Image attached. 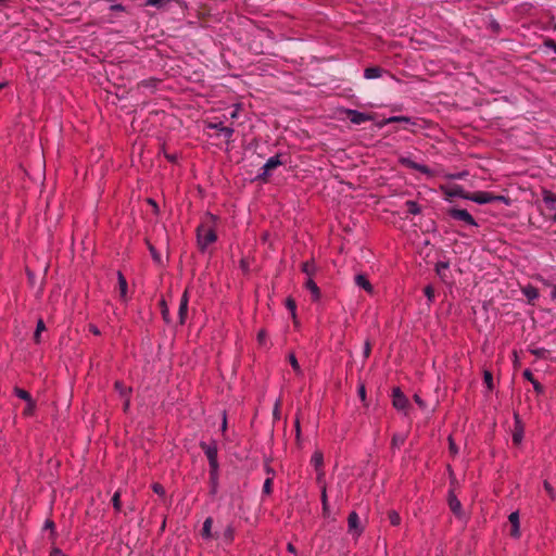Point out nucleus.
Listing matches in <instances>:
<instances>
[{
	"mask_svg": "<svg viewBox=\"0 0 556 556\" xmlns=\"http://www.w3.org/2000/svg\"><path fill=\"white\" fill-rule=\"evenodd\" d=\"M210 222H204L197 229V239L199 248L204 251L207 247L217 240L216 231L213 224L216 220L214 215H208Z\"/></svg>",
	"mask_w": 556,
	"mask_h": 556,
	"instance_id": "1",
	"label": "nucleus"
},
{
	"mask_svg": "<svg viewBox=\"0 0 556 556\" xmlns=\"http://www.w3.org/2000/svg\"><path fill=\"white\" fill-rule=\"evenodd\" d=\"M283 162L280 160V155L276 154L270 156L266 163L262 166L261 173L257 175V179L265 181L267 177L270 175L271 170L276 169L278 166L282 165Z\"/></svg>",
	"mask_w": 556,
	"mask_h": 556,
	"instance_id": "2",
	"label": "nucleus"
},
{
	"mask_svg": "<svg viewBox=\"0 0 556 556\" xmlns=\"http://www.w3.org/2000/svg\"><path fill=\"white\" fill-rule=\"evenodd\" d=\"M450 216L456 220L464 222L465 224L477 227L478 224L475 220V218L471 216V214L467 210L463 208H451L450 210Z\"/></svg>",
	"mask_w": 556,
	"mask_h": 556,
	"instance_id": "3",
	"label": "nucleus"
},
{
	"mask_svg": "<svg viewBox=\"0 0 556 556\" xmlns=\"http://www.w3.org/2000/svg\"><path fill=\"white\" fill-rule=\"evenodd\" d=\"M345 113L350 122L355 125H361L363 123L372 121V116L370 114L359 112L357 110L348 109Z\"/></svg>",
	"mask_w": 556,
	"mask_h": 556,
	"instance_id": "4",
	"label": "nucleus"
},
{
	"mask_svg": "<svg viewBox=\"0 0 556 556\" xmlns=\"http://www.w3.org/2000/svg\"><path fill=\"white\" fill-rule=\"evenodd\" d=\"M464 199L472 201L478 204H486L493 202V194L488 191H477L470 195H464Z\"/></svg>",
	"mask_w": 556,
	"mask_h": 556,
	"instance_id": "5",
	"label": "nucleus"
},
{
	"mask_svg": "<svg viewBox=\"0 0 556 556\" xmlns=\"http://www.w3.org/2000/svg\"><path fill=\"white\" fill-rule=\"evenodd\" d=\"M400 163L408 168L420 172L427 176H430L432 174L431 169L428 166H426L424 164H419L409 157H401Z\"/></svg>",
	"mask_w": 556,
	"mask_h": 556,
	"instance_id": "6",
	"label": "nucleus"
},
{
	"mask_svg": "<svg viewBox=\"0 0 556 556\" xmlns=\"http://www.w3.org/2000/svg\"><path fill=\"white\" fill-rule=\"evenodd\" d=\"M349 531L355 536H359L363 529L359 527V517L355 511L350 513L348 517Z\"/></svg>",
	"mask_w": 556,
	"mask_h": 556,
	"instance_id": "7",
	"label": "nucleus"
},
{
	"mask_svg": "<svg viewBox=\"0 0 556 556\" xmlns=\"http://www.w3.org/2000/svg\"><path fill=\"white\" fill-rule=\"evenodd\" d=\"M206 127L208 129H216V130H218L219 134L223 135L226 138L227 142H229L231 140L232 135L235 132L232 127L223 126L222 123H208Z\"/></svg>",
	"mask_w": 556,
	"mask_h": 556,
	"instance_id": "8",
	"label": "nucleus"
},
{
	"mask_svg": "<svg viewBox=\"0 0 556 556\" xmlns=\"http://www.w3.org/2000/svg\"><path fill=\"white\" fill-rule=\"evenodd\" d=\"M188 303H189V298H188V293L186 291V292H184L182 296L180 298L179 309H178V318H179L180 325H184L186 321L187 312H188Z\"/></svg>",
	"mask_w": 556,
	"mask_h": 556,
	"instance_id": "9",
	"label": "nucleus"
},
{
	"mask_svg": "<svg viewBox=\"0 0 556 556\" xmlns=\"http://www.w3.org/2000/svg\"><path fill=\"white\" fill-rule=\"evenodd\" d=\"M508 520L511 525L510 535L515 539L520 536V523H519V514L518 511H513L508 516Z\"/></svg>",
	"mask_w": 556,
	"mask_h": 556,
	"instance_id": "10",
	"label": "nucleus"
},
{
	"mask_svg": "<svg viewBox=\"0 0 556 556\" xmlns=\"http://www.w3.org/2000/svg\"><path fill=\"white\" fill-rule=\"evenodd\" d=\"M407 405V397L401 392L400 389L393 390V406L396 409H404Z\"/></svg>",
	"mask_w": 556,
	"mask_h": 556,
	"instance_id": "11",
	"label": "nucleus"
},
{
	"mask_svg": "<svg viewBox=\"0 0 556 556\" xmlns=\"http://www.w3.org/2000/svg\"><path fill=\"white\" fill-rule=\"evenodd\" d=\"M355 285L362 289H364L367 293H374V287L367 279V277L363 274H358L355 276Z\"/></svg>",
	"mask_w": 556,
	"mask_h": 556,
	"instance_id": "12",
	"label": "nucleus"
},
{
	"mask_svg": "<svg viewBox=\"0 0 556 556\" xmlns=\"http://www.w3.org/2000/svg\"><path fill=\"white\" fill-rule=\"evenodd\" d=\"M448 506L456 516L462 515V503L453 492L448 495Z\"/></svg>",
	"mask_w": 556,
	"mask_h": 556,
	"instance_id": "13",
	"label": "nucleus"
},
{
	"mask_svg": "<svg viewBox=\"0 0 556 556\" xmlns=\"http://www.w3.org/2000/svg\"><path fill=\"white\" fill-rule=\"evenodd\" d=\"M305 288L312 293L313 301H318L320 299V290L312 278H307Z\"/></svg>",
	"mask_w": 556,
	"mask_h": 556,
	"instance_id": "14",
	"label": "nucleus"
},
{
	"mask_svg": "<svg viewBox=\"0 0 556 556\" xmlns=\"http://www.w3.org/2000/svg\"><path fill=\"white\" fill-rule=\"evenodd\" d=\"M117 281H118V289H119V298L123 301H126L128 285H127L126 278L124 277V275L121 271L117 273Z\"/></svg>",
	"mask_w": 556,
	"mask_h": 556,
	"instance_id": "15",
	"label": "nucleus"
},
{
	"mask_svg": "<svg viewBox=\"0 0 556 556\" xmlns=\"http://www.w3.org/2000/svg\"><path fill=\"white\" fill-rule=\"evenodd\" d=\"M201 447L204 451V454L207 457V460L217 458V446L215 443H213V444L201 443Z\"/></svg>",
	"mask_w": 556,
	"mask_h": 556,
	"instance_id": "16",
	"label": "nucleus"
},
{
	"mask_svg": "<svg viewBox=\"0 0 556 556\" xmlns=\"http://www.w3.org/2000/svg\"><path fill=\"white\" fill-rule=\"evenodd\" d=\"M522 294L529 300V302H532L539 298L538 289L530 285L522 288Z\"/></svg>",
	"mask_w": 556,
	"mask_h": 556,
	"instance_id": "17",
	"label": "nucleus"
},
{
	"mask_svg": "<svg viewBox=\"0 0 556 556\" xmlns=\"http://www.w3.org/2000/svg\"><path fill=\"white\" fill-rule=\"evenodd\" d=\"M381 75H382V70L378 66L367 67L364 71V77L366 79H376V78L381 77Z\"/></svg>",
	"mask_w": 556,
	"mask_h": 556,
	"instance_id": "18",
	"label": "nucleus"
},
{
	"mask_svg": "<svg viewBox=\"0 0 556 556\" xmlns=\"http://www.w3.org/2000/svg\"><path fill=\"white\" fill-rule=\"evenodd\" d=\"M523 377L530 381L534 388V390L538 392V393H541L543 392V387L541 386V383L534 379L532 372L529 370V369H526L523 371Z\"/></svg>",
	"mask_w": 556,
	"mask_h": 556,
	"instance_id": "19",
	"label": "nucleus"
},
{
	"mask_svg": "<svg viewBox=\"0 0 556 556\" xmlns=\"http://www.w3.org/2000/svg\"><path fill=\"white\" fill-rule=\"evenodd\" d=\"M212 526H213V519L211 517H207L203 522L202 528V536L206 540L212 538Z\"/></svg>",
	"mask_w": 556,
	"mask_h": 556,
	"instance_id": "20",
	"label": "nucleus"
},
{
	"mask_svg": "<svg viewBox=\"0 0 556 556\" xmlns=\"http://www.w3.org/2000/svg\"><path fill=\"white\" fill-rule=\"evenodd\" d=\"M435 271L438 276L443 280L446 281V274L448 271V263L446 262H439L435 265Z\"/></svg>",
	"mask_w": 556,
	"mask_h": 556,
	"instance_id": "21",
	"label": "nucleus"
},
{
	"mask_svg": "<svg viewBox=\"0 0 556 556\" xmlns=\"http://www.w3.org/2000/svg\"><path fill=\"white\" fill-rule=\"evenodd\" d=\"M311 463L317 470L320 469L324 464L323 453L319 451L314 452L311 458Z\"/></svg>",
	"mask_w": 556,
	"mask_h": 556,
	"instance_id": "22",
	"label": "nucleus"
},
{
	"mask_svg": "<svg viewBox=\"0 0 556 556\" xmlns=\"http://www.w3.org/2000/svg\"><path fill=\"white\" fill-rule=\"evenodd\" d=\"M302 271L307 275L308 278H312V276L316 273V266L313 261H307L302 264Z\"/></svg>",
	"mask_w": 556,
	"mask_h": 556,
	"instance_id": "23",
	"label": "nucleus"
},
{
	"mask_svg": "<svg viewBox=\"0 0 556 556\" xmlns=\"http://www.w3.org/2000/svg\"><path fill=\"white\" fill-rule=\"evenodd\" d=\"M46 330V325L43 323V320L40 318L38 321H37V325H36V330H35V333H34V341L36 343H40L41 341V332Z\"/></svg>",
	"mask_w": 556,
	"mask_h": 556,
	"instance_id": "24",
	"label": "nucleus"
},
{
	"mask_svg": "<svg viewBox=\"0 0 556 556\" xmlns=\"http://www.w3.org/2000/svg\"><path fill=\"white\" fill-rule=\"evenodd\" d=\"M288 359H289V363L292 367V369L294 370V372L298 375V376H302L303 375V370L295 357V355L293 353L289 354L288 356Z\"/></svg>",
	"mask_w": 556,
	"mask_h": 556,
	"instance_id": "25",
	"label": "nucleus"
},
{
	"mask_svg": "<svg viewBox=\"0 0 556 556\" xmlns=\"http://www.w3.org/2000/svg\"><path fill=\"white\" fill-rule=\"evenodd\" d=\"M406 440V437L402 433H395L393 437H392V447L394 448H400L404 442Z\"/></svg>",
	"mask_w": 556,
	"mask_h": 556,
	"instance_id": "26",
	"label": "nucleus"
},
{
	"mask_svg": "<svg viewBox=\"0 0 556 556\" xmlns=\"http://www.w3.org/2000/svg\"><path fill=\"white\" fill-rule=\"evenodd\" d=\"M405 205L407 206V211L412 215H417L420 213V206L416 201L408 200Z\"/></svg>",
	"mask_w": 556,
	"mask_h": 556,
	"instance_id": "27",
	"label": "nucleus"
},
{
	"mask_svg": "<svg viewBox=\"0 0 556 556\" xmlns=\"http://www.w3.org/2000/svg\"><path fill=\"white\" fill-rule=\"evenodd\" d=\"M388 518L392 526L397 527L401 525V516L396 510H390L388 513Z\"/></svg>",
	"mask_w": 556,
	"mask_h": 556,
	"instance_id": "28",
	"label": "nucleus"
},
{
	"mask_svg": "<svg viewBox=\"0 0 556 556\" xmlns=\"http://www.w3.org/2000/svg\"><path fill=\"white\" fill-rule=\"evenodd\" d=\"M14 394L18 399L24 400L26 403L30 402L33 400L31 395L26 390H24V389L15 388L14 389Z\"/></svg>",
	"mask_w": 556,
	"mask_h": 556,
	"instance_id": "29",
	"label": "nucleus"
},
{
	"mask_svg": "<svg viewBox=\"0 0 556 556\" xmlns=\"http://www.w3.org/2000/svg\"><path fill=\"white\" fill-rule=\"evenodd\" d=\"M224 539L229 543L233 541L235 528L231 525L227 526L226 529L224 530Z\"/></svg>",
	"mask_w": 556,
	"mask_h": 556,
	"instance_id": "30",
	"label": "nucleus"
},
{
	"mask_svg": "<svg viewBox=\"0 0 556 556\" xmlns=\"http://www.w3.org/2000/svg\"><path fill=\"white\" fill-rule=\"evenodd\" d=\"M112 504L116 511L121 510L122 504H121V493L116 491L112 497Z\"/></svg>",
	"mask_w": 556,
	"mask_h": 556,
	"instance_id": "31",
	"label": "nucleus"
},
{
	"mask_svg": "<svg viewBox=\"0 0 556 556\" xmlns=\"http://www.w3.org/2000/svg\"><path fill=\"white\" fill-rule=\"evenodd\" d=\"M410 123V118L406 116H391L387 119V124L391 123Z\"/></svg>",
	"mask_w": 556,
	"mask_h": 556,
	"instance_id": "32",
	"label": "nucleus"
},
{
	"mask_svg": "<svg viewBox=\"0 0 556 556\" xmlns=\"http://www.w3.org/2000/svg\"><path fill=\"white\" fill-rule=\"evenodd\" d=\"M483 380L489 390L493 389V376L490 371L485 370L483 374Z\"/></svg>",
	"mask_w": 556,
	"mask_h": 556,
	"instance_id": "33",
	"label": "nucleus"
},
{
	"mask_svg": "<svg viewBox=\"0 0 556 556\" xmlns=\"http://www.w3.org/2000/svg\"><path fill=\"white\" fill-rule=\"evenodd\" d=\"M257 342L262 346H266L267 344V333L264 329L260 330L257 333Z\"/></svg>",
	"mask_w": 556,
	"mask_h": 556,
	"instance_id": "34",
	"label": "nucleus"
},
{
	"mask_svg": "<svg viewBox=\"0 0 556 556\" xmlns=\"http://www.w3.org/2000/svg\"><path fill=\"white\" fill-rule=\"evenodd\" d=\"M452 197H460L464 199V195H470V193H465L464 189L459 186H456L450 193Z\"/></svg>",
	"mask_w": 556,
	"mask_h": 556,
	"instance_id": "35",
	"label": "nucleus"
},
{
	"mask_svg": "<svg viewBox=\"0 0 556 556\" xmlns=\"http://www.w3.org/2000/svg\"><path fill=\"white\" fill-rule=\"evenodd\" d=\"M424 293L427 296L428 301L431 303L434 299V289L432 288V286H426L424 289Z\"/></svg>",
	"mask_w": 556,
	"mask_h": 556,
	"instance_id": "36",
	"label": "nucleus"
},
{
	"mask_svg": "<svg viewBox=\"0 0 556 556\" xmlns=\"http://www.w3.org/2000/svg\"><path fill=\"white\" fill-rule=\"evenodd\" d=\"M115 389L119 392L122 396H127L130 389H127L122 382H115Z\"/></svg>",
	"mask_w": 556,
	"mask_h": 556,
	"instance_id": "37",
	"label": "nucleus"
},
{
	"mask_svg": "<svg viewBox=\"0 0 556 556\" xmlns=\"http://www.w3.org/2000/svg\"><path fill=\"white\" fill-rule=\"evenodd\" d=\"M210 465V473H217L218 472V462L217 458L208 459Z\"/></svg>",
	"mask_w": 556,
	"mask_h": 556,
	"instance_id": "38",
	"label": "nucleus"
},
{
	"mask_svg": "<svg viewBox=\"0 0 556 556\" xmlns=\"http://www.w3.org/2000/svg\"><path fill=\"white\" fill-rule=\"evenodd\" d=\"M321 503H323L324 510H327L328 509V500H327V490H326L325 485H323V488H321Z\"/></svg>",
	"mask_w": 556,
	"mask_h": 556,
	"instance_id": "39",
	"label": "nucleus"
},
{
	"mask_svg": "<svg viewBox=\"0 0 556 556\" xmlns=\"http://www.w3.org/2000/svg\"><path fill=\"white\" fill-rule=\"evenodd\" d=\"M271 485H273V479L271 478H267L264 482V485H263V492L265 494H270L271 492Z\"/></svg>",
	"mask_w": 556,
	"mask_h": 556,
	"instance_id": "40",
	"label": "nucleus"
},
{
	"mask_svg": "<svg viewBox=\"0 0 556 556\" xmlns=\"http://www.w3.org/2000/svg\"><path fill=\"white\" fill-rule=\"evenodd\" d=\"M544 489L546 490V492L548 493V495L552 498H555L556 492H555L554 488L547 481L544 482Z\"/></svg>",
	"mask_w": 556,
	"mask_h": 556,
	"instance_id": "41",
	"label": "nucleus"
},
{
	"mask_svg": "<svg viewBox=\"0 0 556 556\" xmlns=\"http://www.w3.org/2000/svg\"><path fill=\"white\" fill-rule=\"evenodd\" d=\"M149 250H150V253H151V255H152L153 260H154L155 262H160V261H161V255H160V253L155 250V248H154L153 245H151V244H150V245H149Z\"/></svg>",
	"mask_w": 556,
	"mask_h": 556,
	"instance_id": "42",
	"label": "nucleus"
},
{
	"mask_svg": "<svg viewBox=\"0 0 556 556\" xmlns=\"http://www.w3.org/2000/svg\"><path fill=\"white\" fill-rule=\"evenodd\" d=\"M35 406L36 405H35V402L33 400L30 402H27V406H26V408L24 410V414L25 415H31L34 409H35Z\"/></svg>",
	"mask_w": 556,
	"mask_h": 556,
	"instance_id": "43",
	"label": "nucleus"
},
{
	"mask_svg": "<svg viewBox=\"0 0 556 556\" xmlns=\"http://www.w3.org/2000/svg\"><path fill=\"white\" fill-rule=\"evenodd\" d=\"M164 3V0H147L146 4L149 7H156L160 8Z\"/></svg>",
	"mask_w": 556,
	"mask_h": 556,
	"instance_id": "44",
	"label": "nucleus"
},
{
	"mask_svg": "<svg viewBox=\"0 0 556 556\" xmlns=\"http://www.w3.org/2000/svg\"><path fill=\"white\" fill-rule=\"evenodd\" d=\"M152 489L159 495H164V493H165L164 488L160 483H154Z\"/></svg>",
	"mask_w": 556,
	"mask_h": 556,
	"instance_id": "45",
	"label": "nucleus"
},
{
	"mask_svg": "<svg viewBox=\"0 0 556 556\" xmlns=\"http://www.w3.org/2000/svg\"><path fill=\"white\" fill-rule=\"evenodd\" d=\"M448 444H450V452L454 455H456L458 453V448L456 446V444L454 443L453 439L450 437L448 438Z\"/></svg>",
	"mask_w": 556,
	"mask_h": 556,
	"instance_id": "46",
	"label": "nucleus"
},
{
	"mask_svg": "<svg viewBox=\"0 0 556 556\" xmlns=\"http://www.w3.org/2000/svg\"><path fill=\"white\" fill-rule=\"evenodd\" d=\"M493 202H503L505 204H509V200L504 195H494L493 194Z\"/></svg>",
	"mask_w": 556,
	"mask_h": 556,
	"instance_id": "47",
	"label": "nucleus"
},
{
	"mask_svg": "<svg viewBox=\"0 0 556 556\" xmlns=\"http://www.w3.org/2000/svg\"><path fill=\"white\" fill-rule=\"evenodd\" d=\"M50 556H67L59 547H53L50 552Z\"/></svg>",
	"mask_w": 556,
	"mask_h": 556,
	"instance_id": "48",
	"label": "nucleus"
},
{
	"mask_svg": "<svg viewBox=\"0 0 556 556\" xmlns=\"http://www.w3.org/2000/svg\"><path fill=\"white\" fill-rule=\"evenodd\" d=\"M162 315H163V318L168 321V308L165 304L164 301H162Z\"/></svg>",
	"mask_w": 556,
	"mask_h": 556,
	"instance_id": "49",
	"label": "nucleus"
},
{
	"mask_svg": "<svg viewBox=\"0 0 556 556\" xmlns=\"http://www.w3.org/2000/svg\"><path fill=\"white\" fill-rule=\"evenodd\" d=\"M210 477H211V481H212V484H213V492L216 491V485H217V479H218V472L217 473H210Z\"/></svg>",
	"mask_w": 556,
	"mask_h": 556,
	"instance_id": "50",
	"label": "nucleus"
},
{
	"mask_svg": "<svg viewBox=\"0 0 556 556\" xmlns=\"http://www.w3.org/2000/svg\"><path fill=\"white\" fill-rule=\"evenodd\" d=\"M286 304H287V307H288L292 313H294V312H295V307H296V306H295V303H294V301H293L292 299H287Z\"/></svg>",
	"mask_w": 556,
	"mask_h": 556,
	"instance_id": "51",
	"label": "nucleus"
},
{
	"mask_svg": "<svg viewBox=\"0 0 556 556\" xmlns=\"http://www.w3.org/2000/svg\"><path fill=\"white\" fill-rule=\"evenodd\" d=\"M370 343L368 341L365 342V345H364V357L367 358L370 354Z\"/></svg>",
	"mask_w": 556,
	"mask_h": 556,
	"instance_id": "52",
	"label": "nucleus"
},
{
	"mask_svg": "<svg viewBox=\"0 0 556 556\" xmlns=\"http://www.w3.org/2000/svg\"><path fill=\"white\" fill-rule=\"evenodd\" d=\"M110 10H111V11H121V12H122V11H124V10H125V8H124V5H123V4H112V5L110 7Z\"/></svg>",
	"mask_w": 556,
	"mask_h": 556,
	"instance_id": "53",
	"label": "nucleus"
},
{
	"mask_svg": "<svg viewBox=\"0 0 556 556\" xmlns=\"http://www.w3.org/2000/svg\"><path fill=\"white\" fill-rule=\"evenodd\" d=\"M358 394H359V397H361L362 400H365V396H366V390H365V387H364V386H361V387L358 388Z\"/></svg>",
	"mask_w": 556,
	"mask_h": 556,
	"instance_id": "54",
	"label": "nucleus"
},
{
	"mask_svg": "<svg viewBox=\"0 0 556 556\" xmlns=\"http://www.w3.org/2000/svg\"><path fill=\"white\" fill-rule=\"evenodd\" d=\"M414 400H415V402H416L420 407H424V406H425V403H424V401L421 400V397H420L419 395H417V394H416V395L414 396Z\"/></svg>",
	"mask_w": 556,
	"mask_h": 556,
	"instance_id": "55",
	"label": "nucleus"
},
{
	"mask_svg": "<svg viewBox=\"0 0 556 556\" xmlns=\"http://www.w3.org/2000/svg\"><path fill=\"white\" fill-rule=\"evenodd\" d=\"M522 434L521 433H514L513 440L515 443H519L521 441Z\"/></svg>",
	"mask_w": 556,
	"mask_h": 556,
	"instance_id": "56",
	"label": "nucleus"
},
{
	"mask_svg": "<svg viewBox=\"0 0 556 556\" xmlns=\"http://www.w3.org/2000/svg\"><path fill=\"white\" fill-rule=\"evenodd\" d=\"M89 330H90V332H92L96 336L100 334L99 329L93 325H90Z\"/></svg>",
	"mask_w": 556,
	"mask_h": 556,
	"instance_id": "57",
	"label": "nucleus"
},
{
	"mask_svg": "<svg viewBox=\"0 0 556 556\" xmlns=\"http://www.w3.org/2000/svg\"><path fill=\"white\" fill-rule=\"evenodd\" d=\"M551 298L556 300V285L552 286Z\"/></svg>",
	"mask_w": 556,
	"mask_h": 556,
	"instance_id": "58",
	"label": "nucleus"
},
{
	"mask_svg": "<svg viewBox=\"0 0 556 556\" xmlns=\"http://www.w3.org/2000/svg\"><path fill=\"white\" fill-rule=\"evenodd\" d=\"M287 549H288L290 553H292V554H295V552H296V551H295L294 545H293V544H291V543H289V544L287 545Z\"/></svg>",
	"mask_w": 556,
	"mask_h": 556,
	"instance_id": "59",
	"label": "nucleus"
},
{
	"mask_svg": "<svg viewBox=\"0 0 556 556\" xmlns=\"http://www.w3.org/2000/svg\"><path fill=\"white\" fill-rule=\"evenodd\" d=\"M546 45L547 47L553 49L554 52H556V43L554 41L549 40Z\"/></svg>",
	"mask_w": 556,
	"mask_h": 556,
	"instance_id": "60",
	"label": "nucleus"
},
{
	"mask_svg": "<svg viewBox=\"0 0 556 556\" xmlns=\"http://www.w3.org/2000/svg\"><path fill=\"white\" fill-rule=\"evenodd\" d=\"M279 405H280V402H279V401H277V402H276V404H275V409H274V415H275V416H278Z\"/></svg>",
	"mask_w": 556,
	"mask_h": 556,
	"instance_id": "61",
	"label": "nucleus"
},
{
	"mask_svg": "<svg viewBox=\"0 0 556 556\" xmlns=\"http://www.w3.org/2000/svg\"><path fill=\"white\" fill-rule=\"evenodd\" d=\"M295 430H296V435L299 437L300 435V422H299V420H296V422H295Z\"/></svg>",
	"mask_w": 556,
	"mask_h": 556,
	"instance_id": "62",
	"label": "nucleus"
},
{
	"mask_svg": "<svg viewBox=\"0 0 556 556\" xmlns=\"http://www.w3.org/2000/svg\"><path fill=\"white\" fill-rule=\"evenodd\" d=\"M238 116V110H233L231 113H230V117L231 118H237Z\"/></svg>",
	"mask_w": 556,
	"mask_h": 556,
	"instance_id": "63",
	"label": "nucleus"
},
{
	"mask_svg": "<svg viewBox=\"0 0 556 556\" xmlns=\"http://www.w3.org/2000/svg\"><path fill=\"white\" fill-rule=\"evenodd\" d=\"M129 399H126L125 403H124V410H127L129 408Z\"/></svg>",
	"mask_w": 556,
	"mask_h": 556,
	"instance_id": "64",
	"label": "nucleus"
}]
</instances>
